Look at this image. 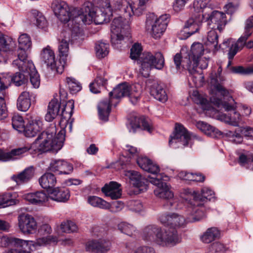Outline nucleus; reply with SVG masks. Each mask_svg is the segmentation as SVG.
<instances>
[{
  "instance_id": "f257e3e1",
  "label": "nucleus",
  "mask_w": 253,
  "mask_h": 253,
  "mask_svg": "<svg viewBox=\"0 0 253 253\" xmlns=\"http://www.w3.org/2000/svg\"><path fill=\"white\" fill-rule=\"evenodd\" d=\"M74 107L73 101L70 100L62 109L59 123L62 129L56 136V126L54 124H51L48 128L38 135L29 148L24 147L14 149L10 151H6L0 149V161L7 162L17 159L21 155L28 150H31L32 152L38 153L48 151L57 152L60 150L65 140V127L68 126L70 131H72V122L68 123L67 119L71 118Z\"/></svg>"
},
{
  "instance_id": "f03ea898",
  "label": "nucleus",
  "mask_w": 253,
  "mask_h": 253,
  "mask_svg": "<svg viewBox=\"0 0 253 253\" xmlns=\"http://www.w3.org/2000/svg\"><path fill=\"white\" fill-rule=\"evenodd\" d=\"M198 209L190 207L186 211V218L175 213L163 214L159 217L160 222L168 226L162 229L156 224H149L142 230V240L151 245L160 247H171L180 242L176 227L182 226L186 222H194L200 221L205 217L202 211L198 212Z\"/></svg>"
},
{
  "instance_id": "7ed1b4c3",
  "label": "nucleus",
  "mask_w": 253,
  "mask_h": 253,
  "mask_svg": "<svg viewBox=\"0 0 253 253\" xmlns=\"http://www.w3.org/2000/svg\"><path fill=\"white\" fill-rule=\"evenodd\" d=\"M108 0L105 4L98 10L95 11L92 4L89 2L84 3L80 10H75L77 15L75 18L78 23L82 22L84 24H89L93 20L96 24H102L109 22L112 16V8Z\"/></svg>"
},
{
  "instance_id": "20e7f679",
  "label": "nucleus",
  "mask_w": 253,
  "mask_h": 253,
  "mask_svg": "<svg viewBox=\"0 0 253 253\" xmlns=\"http://www.w3.org/2000/svg\"><path fill=\"white\" fill-rule=\"evenodd\" d=\"M204 47L200 42L194 43L189 51L182 49L180 53L173 57V61L177 70L186 69L191 73L194 72V68L197 67L200 58L203 55Z\"/></svg>"
},
{
  "instance_id": "39448f33",
  "label": "nucleus",
  "mask_w": 253,
  "mask_h": 253,
  "mask_svg": "<svg viewBox=\"0 0 253 253\" xmlns=\"http://www.w3.org/2000/svg\"><path fill=\"white\" fill-rule=\"evenodd\" d=\"M57 242V238L53 236H47L39 238L36 241H27L19 238L9 237L7 236L0 234V247L6 248L13 245L15 247H23L29 246L31 251L38 249L39 248L44 247Z\"/></svg>"
},
{
  "instance_id": "423d86ee",
  "label": "nucleus",
  "mask_w": 253,
  "mask_h": 253,
  "mask_svg": "<svg viewBox=\"0 0 253 253\" xmlns=\"http://www.w3.org/2000/svg\"><path fill=\"white\" fill-rule=\"evenodd\" d=\"M168 179L167 176H163L162 174H157L155 177H150V182L156 185L154 190V194L158 197L167 200L164 206L166 209L174 210L177 209L175 200L173 199V193L170 190L169 186L165 182Z\"/></svg>"
},
{
  "instance_id": "0eeeda50",
  "label": "nucleus",
  "mask_w": 253,
  "mask_h": 253,
  "mask_svg": "<svg viewBox=\"0 0 253 253\" xmlns=\"http://www.w3.org/2000/svg\"><path fill=\"white\" fill-rule=\"evenodd\" d=\"M137 61L140 65L139 74L145 78L149 77L151 68L160 70L163 68L165 64L164 57L160 52L154 54L150 52H144L140 55Z\"/></svg>"
},
{
  "instance_id": "6e6552de",
  "label": "nucleus",
  "mask_w": 253,
  "mask_h": 253,
  "mask_svg": "<svg viewBox=\"0 0 253 253\" xmlns=\"http://www.w3.org/2000/svg\"><path fill=\"white\" fill-rule=\"evenodd\" d=\"M169 17L167 14L162 15L159 17L154 13L148 14L145 22L146 30L154 39L160 38L166 30Z\"/></svg>"
},
{
  "instance_id": "1a4fd4ad",
  "label": "nucleus",
  "mask_w": 253,
  "mask_h": 253,
  "mask_svg": "<svg viewBox=\"0 0 253 253\" xmlns=\"http://www.w3.org/2000/svg\"><path fill=\"white\" fill-rule=\"evenodd\" d=\"M211 100L218 107H222L225 111L228 112L227 114L221 115L220 119L221 121L234 126H237L243 123V116L236 111L234 105L223 102L220 99L214 97L211 98Z\"/></svg>"
},
{
  "instance_id": "9d476101",
  "label": "nucleus",
  "mask_w": 253,
  "mask_h": 253,
  "mask_svg": "<svg viewBox=\"0 0 253 253\" xmlns=\"http://www.w3.org/2000/svg\"><path fill=\"white\" fill-rule=\"evenodd\" d=\"M128 22L122 16L115 18L111 25V42L113 46L121 44L128 31Z\"/></svg>"
},
{
  "instance_id": "9b49d317",
  "label": "nucleus",
  "mask_w": 253,
  "mask_h": 253,
  "mask_svg": "<svg viewBox=\"0 0 253 253\" xmlns=\"http://www.w3.org/2000/svg\"><path fill=\"white\" fill-rule=\"evenodd\" d=\"M51 8L58 18L61 21L66 23L73 19L76 22L77 21L75 16L77 13H75V10H80L75 9L72 12H70L69 7L66 2L61 0H54L51 4Z\"/></svg>"
},
{
  "instance_id": "f8f14e48",
  "label": "nucleus",
  "mask_w": 253,
  "mask_h": 253,
  "mask_svg": "<svg viewBox=\"0 0 253 253\" xmlns=\"http://www.w3.org/2000/svg\"><path fill=\"white\" fill-rule=\"evenodd\" d=\"M149 0H136L131 3L126 1H117V5L113 7L115 9H119L125 12L128 16L130 15L131 12L133 14L139 16L146 9V4Z\"/></svg>"
},
{
  "instance_id": "ddd939ff",
  "label": "nucleus",
  "mask_w": 253,
  "mask_h": 253,
  "mask_svg": "<svg viewBox=\"0 0 253 253\" xmlns=\"http://www.w3.org/2000/svg\"><path fill=\"white\" fill-rule=\"evenodd\" d=\"M202 17L204 22H208V25L210 24V22L216 25V28L220 32L222 30L227 22L225 13L212 11L210 7L203 10Z\"/></svg>"
},
{
  "instance_id": "4468645a",
  "label": "nucleus",
  "mask_w": 253,
  "mask_h": 253,
  "mask_svg": "<svg viewBox=\"0 0 253 253\" xmlns=\"http://www.w3.org/2000/svg\"><path fill=\"white\" fill-rule=\"evenodd\" d=\"M18 43L19 47L17 50L18 58L13 61V66L25 65L29 61L26 50L30 48L32 45L30 37L27 34H22L19 37Z\"/></svg>"
},
{
  "instance_id": "2eb2a0df",
  "label": "nucleus",
  "mask_w": 253,
  "mask_h": 253,
  "mask_svg": "<svg viewBox=\"0 0 253 253\" xmlns=\"http://www.w3.org/2000/svg\"><path fill=\"white\" fill-rule=\"evenodd\" d=\"M185 191L186 193L189 194L191 197L193 198V201L191 204V207L192 208L196 207L198 209L197 214L200 211H202L204 213L203 210L200 209V207L204 205L205 201H210L214 197V192L208 187L202 188L200 193L195 192L192 193L189 189L185 190Z\"/></svg>"
},
{
  "instance_id": "dca6fc26",
  "label": "nucleus",
  "mask_w": 253,
  "mask_h": 253,
  "mask_svg": "<svg viewBox=\"0 0 253 253\" xmlns=\"http://www.w3.org/2000/svg\"><path fill=\"white\" fill-rule=\"evenodd\" d=\"M41 58L42 62L53 71L58 74H62L64 71V65L60 61H55L54 53L49 46H47L42 49Z\"/></svg>"
},
{
  "instance_id": "f3484780",
  "label": "nucleus",
  "mask_w": 253,
  "mask_h": 253,
  "mask_svg": "<svg viewBox=\"0 0 253 253\" xmlns=\"http://www.w3.org/2000/svg\"><path fill=\"white\" fill-rule=\"evenodd\" d=\"M191 136L187 130L182 125L176 124L175 131L169 140V145L173 143L178 144V147L188 146L191 140Z\"/></svg>"
},
{
  "instance_id": "a211bd4d",
  "label": "nucleus",
  "mask_w": 253,
  "mask_h": 253,
  "mask_svg": "<svg viewBox=\"0 0 253 253\" xmlns=\"http://www.w3.org/2000/svg\"><path fill=\"white\" fill-rule=\"evenodd\" d=\"M18 226L23 233L32 234L36 230L37 223L32 215L23 213L18 216Z\"/></svg>"
},
{
  "instance_id": "6ab92c4d",
  "label": "nucleus",
  "mask_w": 253,
  "mask_h": 253,
  "mask_svg": "<svg viewBox=\"0 0 253 253\" xmlns=\"http://www.w3.org/2000/svg\"><path fill=\"white\" fill-rule=\"evenodd\" d=\"M14 66L27 74V76H30V82L34 88H37L39 87L40 84V76L31 61H27L25 65Z\"/></svg>"
},
{
  "instance_id": "aec40b11",
  "label": "nucleus",
  "mask_w": 253,
  "mask_h": 253,
  "mask_svg": "<svg viewBox=\"0 0 253 253\" xmlns=\"http://www.w3.org/2000/svg\"><path fill=\"white\" fill-rule=\"evenodd\" d=\"M126 175L129 177L131 184L138 189L139 192H143L147 189L148 183L150 182L149 177L151 176H148L147 179L142 177L138 172L134 170L127 171Z\"/></svg>"
},
{
  "instance_id": "412c9836",
  "label": "nucleus",
  "mask_w": 253,
  "mask_h": 253,
  "mask_svg": "<svg viewBox=\"0 0 253 253\" xmlns=\"http://www.w3.org/2000/svg\"><path fill=\"white\" fill-rule=\"evenodd\" d=\"M111 243L109 240L99 239L87 242L85 245L87 251L106 253L110 250Z\"/></svg>"
},
{
  "instance_id": "4be33fe9",
  "label": "nucleus",
  "mask_w": 253,
  "mask_h": 253,
  "mask_svg": "<svg viewBox=\"0 0 253 253\" xmlns=\"http://www.w3.org/2000/svg\"><path fill=\"white\" fill-rule=\"evenodd\" d=\"M14 43L12 39L0 33V62H5L7 53L12 50Z\"/></svg>"
},
{
  "instance_id": "5701e85b",
  "label": "nucleus",
  "mask_w": 253,
  "mask_h": 253,
  "mask_svg": "<svg viewBox=\"0 0 253 253\" xmlns=\"http://www.w3.org/2000/svg\"><path fill=\"white\" fill-rule=\"evenodd\" d=\"M50 169L53 172H58L60 174H69L73 170V166L64 160H57L50 163Z\"/></svg>"
},
{
  "instance_id": "b1692460",
  "label": "nucleus",
  "mask_w": 253,
  "mask_h": 253,
  "mask_svg": "<svg viewBox=\"0 0 253 253\" xmlns=\"http://www.w3.org/2000/svg\"><path fill=\"white\" fill-rule=\"evenodd\" d=\"M136 162L141 169L152 173L154 177L160 174L159 167L147 157L139 156L137 158Z\"/></svg>"
},
{
  "instance_id": "393cba45",
  "label": "nucleus",
  "mask_w": 253,
  "mask_h": 253,
  "mask_svg": "<svg viewBox=\"0 0 253 253\" xmlns=\"http://www.w3.org/2000/svg\"><path fill=\"white\" fill-rule=\"evenodd\" d=\"M141 128L151 132L152 126L148 120L144 117H134L130 121L129 129V131L134 133L137 129Z\"/></svg>"
},
{
  "instance_id": "a878e982",
  "label": "nucleus",
  "mask_w": 253,
  "mask_h": 253,
  "mask_svg": "<svg viewBox=\"0 0 253 253\" xmlns=\"http://www.w3.org/2000/svg\"><path fill=\"white\" fill-rule=\"evenodd\" d=\"M69 190L66 188H56L48 193L49 199L58 202H65L70 198Z\"/></svg>"
},
{
  "instance_id": "bb28decb",
  "label": "nucleus",
  "mask_w": 253,
  "mask_h": 253,
  "mask_svg": "<svg viewBox=\"0 0 253 253\" xmlns=\"http://www.w3.org/2000/svg\"><path fill=\"white\" fill-rule=\"evenodd\" d=\"M120 186L117 182L111 181L109 184H105L101 190L106 196L110 197L112 199H117L122 195Z\"/></svg>"
},
{
  "instance_id": "cd10ccee",
  "label": "nucleus",
  "mask_w": 253,
  "mask_h": 253,
  "mask_svg": "<svg viewBox=\"0 0 253 253\" xmlns=\"http://www.w3.org/2000/svg\"><path fill=\"white\" fill-rule=\"evenodd\" d=\"M24 198L31 204L41 205L46 202L49 197L44 191H40L25 194Z\"/></svg>"
},
{
  "instance_id": "c85d7f7f",
  "label": "nucleus",
  "mask_w": 253,
  "mask_h": 253,
  "mask_svg": "<svg viewBox=\"0 0 253 253\" xmlns=\"http://www.w3.org/2000/svg\"><path fill=\"white\" fill-rule=\"evenodd\" d=\"M35 169L33 166L26 168L17 175H14L11 179L17 184H21L29 182L34 176Z\"/></svg>"
},
{
  "instance_id": "c756f323",
  "label": "nucleus",
  "mask_w": 253,
  "mask_h": 253,
  "mask_svg": "<svg viewBox=\"0 0 253 253\" xmlns=\"http://www.w3.org/2000/svg\"><path fill=\"white\" fill-rule=\"evenodd\" d=\"M204 22L202 14H198L195 19H189L185 26V32L188 34L187 38L197 32L200 29V23Z\"/></svg>"
},
{
  "instance_id": "7c9ffc66",
  "label": "nucleus",
  "mask_w": 253,
  "mask_h": 253,
  "mask_svg": "<svg viewBox=\"0 0 253 253\" xmlns=\"http://www.w3.org/2000/svg\"><path fill=\"white\" fill-rule=\"evenodd\" d=\"M150 94L159 101L165 103L168 99V95L162 85L155 82L150 87Z\"/></svg>"
},
{
  "instance_id": "2f4dec72",
  "label": "nucleus",
  "mask_w": 253,
  "mask_h": 253,
  "mask_svg": "<svg viewBox=\"0 0 253 253\" xmlns=\"http://www.w3.org/2000/svg\"><path fill=\"white\" fill-rule=\"evenodd\" d=\"M42 122L40 121H32L27 124L22 131L27 137H33L36 136L42 129Z\"/></svg>"
},
{
  "instance_id": "473e14b6",
  "label": "nucleus",
  "mask_w": 253,
  "mask_h": 253,
  "mask_svg": "<svg viewBox=\"0 0 253 253\" xmlns=\"http://www.w3.org/2000/svg\"><path fill=\"white\" fill-rule=\"evenodd\" d=\"M60 104L57 99L54 98L49 103L47 112L45 116V119L47 122L52 121L59 115Z\"/></svg>"
},
{
  "instance_id": "72a5a7b5",
  "label": "nucleus",
  "mask_w": 253,
  "mask_h": 253,
  "mask_svg": "<svg viewBox=\"0 0 253 253\" xmlns=\"http://www.w3.org/2000/svg\"><path fill=\"white\" fill-rule=\"evenodd\" d=\"M39 181L40 185L42 188L50 189L55 186L57 180L53 174L50 172H47L43 174L39 178Z\"/></svg>"
},
{
  "instance_id": "f704fd0d",
  "label": "nucleus",
  "mask_w": 253,
  "mask_h": 253,
  "mask_svg": "<svg viewBox=\"0 0 253 253\" xmlns=\"http://www.w3.org/2000/svg\"><path fill=\"white\" fill-rule=\"evenodd\" d=\"M111 103L109 99H106L100 102L98 105V115L100 120L107 121L111 111Z\"/></svg>"
},
{
  "instance_id": "c9c22d12",
  "label": "nucleus",
  "mask_w": 253,
  "mask_h": 253,
  "mask_svg": "<svg viewBox=\"0 0 253 253\" xmlns=\"http://www.w3.org/2000/svg\"><path fill=\"white\" fill-rule=\"evenodd\" d=\"M30 106L31 99L29 93L27 91L22 92L17 101L18 109L21 111H26L30 108Z\"/></svg>"
},
{
  "instance_id": "e433bc0d",
  "label": "nucleus",
  "mask_w": 253,
  "mask_h": 253,
  "mask_svg": "<svg viewBox=\"0 0 253 253\" xmlns=\"http://www.w3.org/2000/svg\"><path fill=\"white\" fill-rule=\"evenodd\" d=\"M129 87L126 84H120L109 93V96L110 97L113 96L115 98H120L127 96L129 92Z\"/></svg>"
},
{
  "instance_id": "4c0bfd02",
  "label": "nucleus",
  "mask_w": 253,
  "mask_h": 253,
  "mask_svg": "<svg viewBox=\"0 0 253 253\" xmlns=\"http://www.w3.org/2000/svg\"><path fill=\"white\" fill-rule=\"evenodd\" d=\"M253 15L249 17L245 21L244 32L242 36L239 38V42L244 43L253 33Z\"/></svg>"
},
{
  "instance_id": "58836bf2",
  "label": "nucleus",
  "mask_w": 253,
  "mask_h": 253,
  "mask_svg": "<svg viewBox=\"0 0 253 253\" xmlns=\"http://www.w3.org/2000/svg\"><path fill=\"white\" fill-rule=\"evenodd\" d=\"M219 235V231L216 227L208 228L201 236V239L203 242L209 244L214 241Z\"/></svg>"
},
{
  "instance_id": "ea45409f",
  "label": "nucleus",
  "mask_w": 253,
  "mask_h": 253,
  "mask_svg": "<svg viewBox=\"0 0 253 253\" xmlns=\"http://www.w3.org/2000/svg\"><path fill=\"white\" fill-rule=\"evenodd\" d=\"M87 202L91 206L94 207L105 210L109 209V203L97 196H92L88 197Z\"/></svg>"
},
{
  "instance_id": "a19ab883",
  "label": "nucleus",
  "mask_w": 253,
  "mask_h": 253,
  "mask_svg": "<svg viewBox=\"0 0 253 253\" xmlns=\"http://www.w3.org/2000/svg\"><path fill=\"white\" fill-rule=\"evenodd\" d=\"M196 126L198 129L210 136H213L215 133H220V132H218V130L214 127L203 121L197 122Z\"/></svg>"
},
{
  "instance_id": "79ce46f5",
  "label": "nucleus",
  "mask_w": 253,
  "mask_h": 253,
  "mask_svg": "<svg viewBox=\"0 0 253 253\" xmlns=\"http://www.w3.org/2000/svg\"><path fill=\"white\" fill-rule=\"evenodd\" d=\"M31 14L34 20L36 21L35 24L37 27L42 29L46 26L47 21L41 12L37 9H32Z\"/></svg>"
},
{
  "instance_id": "37998d69",
  "label": "nucleus",
  "mask_w": 253,
  "mask_h": 253,
  "mask_svg": "<svg viewBox=\"0 0 253 253\" xmlns=\"http://www.w3.org/2000/svg\"><path fill=\"white\" fill-rule=\"evenodd\" d=\"M118 229L122 233L130 237L133 236L137 232L136 228L134 226L125 222L119 223Z\"/></svg>"
},
{
  "instance_id": "c03bdc74",
  "label": "nucleus",
  "mask_w": 253,
  "mask_h": 253,
  "mask_svg": "<svg viewBox=\"0 0 253 253\" xmlns=\"http://www.w3.org/2000/svg\"><path fill=\"white\" fill-rule=\"evenodd\" d=\"M141 89L139 84L134 85L129 87V92L127 94L130 102L133 104H136L139 100L141 95Z\"/></svg>"
},
{
  "instance_id": "a18cd8bd",
  "label": "nucleus",
  "mask_w": 253,
  "mask_h": 253,
  "mask_svg": "<svg viewBox=\"0 0 253 253\" xmlns=\"http://www.w3.org/2000/svg\"><path fill=\"white\" fill-rule=\"evenodd\" d=\"M242 127L236 129L235 131L228 130L226 133V136L230 141L236 144H239L243 141Z\"/></svg>"
},
{
  "instance_id": "49530a36",
  "label": "nucleus",
  "mask_w": 253,
  "mask_h": 253,
  "mask_svg": "<svg viewBox=\"0 0 253 253\" xmlns=\"http://www.w3.org/2000/svg\"><path fill=\"white\" fill-rule=\"evenodd\" d=\"M109 45L108 43L98 42L96 44L95 51L96 56L98 58H103L109 53Z\"/></svg>"
},
{
  "instance_id": "de8ad7c7",
  "label": "nucleus",
  "mask_w": 253,
  "mask_h": 253,
  "mask_svg": "<svg viewBox=\"0 0 253 253\" xmlns=\"http://www.w3.org/2000/svg\"><path fill=\"white\" fill-rule=\"evenodd\" d=\"M106 83V80H105L101 76H97L94 82L90 84V90L94 93H99L100 91V87L104 85Z\"/></svg>"
},
{
  "instance_id": "09e8293b",
  "label": "nucleus",
  "mask_w": 253,
  "mask_h": 253,
  "mask_svg": "<svg viewBox=\"0 0 253 253\" xmlns=\"http://www.w3.org/2000/svg\"><path fill=\"white\" fill-rule=\"evenodd\" d=\"M218 36L215 30L212 29L208 33L207 44L213 45L214 49L218 50L221 47V45H218Z\"/></svg>"
},
{
  "instance_id": "8fccbe9b",
  "label": "nucleus",
  "mask_w": 253,
  "mask_h": 253,
  "mask_svg": "<svg viewBox=\"0 0 253 253\" xmlns=\"http://www.w3.org/2000/svg\"><path fill=\"white\" fill-rule=\"evenodd\" d=\"M210 84L212 88L217 91V92L221 95L224 96L228 94V90H226L221 85V84L218 82V81L216 78L214 77H211Z\"/></svg>"
},
{
  "instance_id": "3c124183",
  "label": "nucleus",
  "mask_w": 253,
  "mask_h": 253,
  "mask_svg": "<svg viewBox=\"0 0 253 253\" xmlns=\"http://www.w3.org/2000/svg\"><path fill=\"white\" fill-rule=\"evenodd\" d=\"M66 82L69 90L72 93H75L82 88L80 84L74 78L67 77L66 79Z\"/></svg>"
},
{
  "instance_id": "603ef678",
  "label": "nucleus",
  "mask_w": 253,
  "mask_h": 253,
  "mask_svg": "<svg viewBox=\"0 0 253 253\" xmlns=\"http://www.w3.org/2000/svg\"><path fill=\"white\" fill-rule=\"evenodd\" d=\"M17 202L9 194L0 196V208L16 205Z\"/></svg>"
},
{
  "instance_id": "864d4df0",
  "label": "nucleus",
  "mask_w": 253,
  "mask_h": 253,
  "mask_svg": "<svg viewBox=\"0 0 253 253\" xmlns=\"http://www.w3.org/2000/svg\"><path fill=\"white\" fill-rule=\"evenodd\" d=\"M27 74L24 75L21 73H16L12 77L8 74V77L10 78V84L13 82L16 86H20L24 84L27 81Z\"/></svg>"
},
{
  "instance_id": "5fc2aeb1",
  "label": "nucleus",
  "mask_w": 253,
  "mask_h": 253,
  "mask_svg": "<svg viewBox=\"0 0 253 253\" xmlns=\"http://www.w3.org/2000/svg\"><path fill=\"white\" fill-rule=\"evenodd\" d=\"M194 72L191 73L189 72V74L192 75V79L194 82L196 86L199 87L202 86L204 83V77L202 74V71L197 70V67L194 68Z\"/></svg>"
},
{
  "instance_id": "6e6d98bb",
  "label": "nucleus",
  "mask_w": 253,
  "mask_h": 253,
  "mask_svg": "<svg viewBox=\"0 0 253 253\" xmlns=\"http://www.w3.org/2000/svg\"><path fill=\"white\" fill-rule=\"evenodd\" d=\"M60 227L62 232L68 233L76 232L78 230L77 225L70 220L62 222L60 225Z\"/></svg>"
},
{
  "instance_id": "4d7b16f0",
  "label": "nucleus",
  "mask_w": 253,
  "mask_h": 253,
  "mask_svg": "<svg viewBox=\"0 0 253 253\" xmlns=\"http://www.w3.org/2000/svg\"><path fill=\"white\" fill-rule=\"evenodd\" d=\"M13 127L17 131L22 132L25 127L23 118L19 115H14L12 119Z\"/></svg>"
},
{
  "instance_id": "13d9d810",
  "label": "nucleus",
  "mask_w": 253,
  "mask_h": 253,
  "mask_svg": "<svg viewBox=\"0 0 253 253\" xmlns=\"http://www.w3.org/2000/svg\"><path fill=\"white\" fill-rule=\"evenodd\" d=\"M127 207L130 211L137 213H141L144 210L142 203L139 200L129 201Z\"/></svg>"
},
{
  "instance_id": "bf43d9fd",
  "label": "nucleus",
  "mask_w": 253,
  "mask_h": 253,
  "mask_svg": "<svg viewBox=\"0 0 253 253\" xmlns=\"http://www.w3.org/2000/svg\"><path fill=\"white\" fill-rule=\"evenodd\" d=\"M10 80L8 74H0V95H2L3 92H6L5 89L10 85Z\"/></svg>"
},
{
  "instance_id": "052dcab7",
  "label": "nucleus",
  "mask_w": 253,
  "mask_h": 253,
  "mask_svg": "<svg viewBox=\"0 0 253 253\" xmlns=\"http://www.w3.org/2000/svg\"><path fill=\"white\" fill-rule=\"evenodd\" d=\"M239 39L238 40L236 43L234 44H232L230 47L228 55V59H232L234 56L236 54L239 49L242 48L245 44L246 42L245 41L244 43L242 44V42H239Z\"/></svg>"
},
{
  "instance_id": "680f3d73",
  "label": "nucleus",
  "mask_w": 253,
  "mask_h": 253,
  "mask_svg": "<svg viewBox=\"0 0 253 253\" xmlns=\"http://www.w3.org/2000/svg\"><path fill=\"white\" fill-rule=\"evenodd\" d=\"M69 39H62L58 46V51L60 56H67L69 52Z\"/></svg>"
},
{
  "instance_id": "e2e57ef3",
  "label": "nucleus",
  "mask_w": 253,
  "mask_h": 253,
  "mask_svg": "<svg viewBox=\"0 0 253 253\" xmlns=\"http://www.w3.org/2000/svg\"><path fill=\"white\" fill-rule=\"evenodd\" d=\"M142 46L138 43H134L130 49V57L132 60H138L142 54Z\"/></svg>"
},
{
  "instance_id": "0e129e2a",
  "label": "nucleus",
  "mask_w": 253,
  "mask_h": 253,
  "mask_svg": "<svg viewBox=\"0 0 253 253\" xmlns=\"http://www.w3.org/2000/svg\"><path fill=\"white\" fill-rule=\"evenodd\" d=\"M230 71L233 73L242 75H249L253 73V68H244L243 66H231Z\"/></svg>"
},
{
  "instance_id": "69168bd1",
  "label": "nucleus",
  "mask_w": 253,
  "mask_h": 253,
  "mask_svg": "<svg viewBox=\"0 0 253 253\" xmlns=\"http://www.w3.org/2000/svg\"><path fill=\"white\" fill-rule=\"evenodd\" d=\"M208 0H194L193 2V7L195 11L199 14H203L204 9L208 8Z\"/></svg>"
},
{
  "instance_id": "338daca9",
  "label": "nucleus",
  "mask_w": 253,
  "mask_h": 253,
  "mask_svg": "<svg viewBox=\"0 0 253 253\" xmlns=\"http://www.w3.org/2000/svg\"><path fill=\"white\" fill-rule=\"evenodd\" d=\"M225 251L224 245L219 242L213 243L209 248V253H221Z\"/></svg>"
},
{
  "instance_id": "774afa93",
  "label": "nucleus",
  "mask_w": 253,
  "mask_h": 253,
  "mask_svg": "<svg viewBox=\"0 0 253 253\" xmlns=\"http://www.w3.org/2000/svg\"><path fill=\"white\" fill-rule=\"evenodd\" d=\"M133 253H156L155 249L151 247L142 246L137 248Z\"/></svg>"
}]
</instances>
